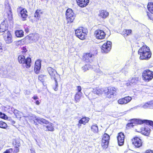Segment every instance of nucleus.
Wrapping results in <instances>:
<instances>
[{
    "instance_id": "f257e3e1",
    "label": "nucleus",
    "mask_w": 153,
    "mask_h": 153,
    "mask_svg": "<svg viewBox=\"0 0 153 153\" xmlns=\"http://www.w3.org/2000/svg\"><path fill=\"white\" fill-rule=\"evenodd\" d=\"M138 54L140 60H148L152 55L151 52L149 48L146 45L143 46L140 48L138 51Z\"/></svg>"
},
{
    "instance_id": "f03ea898",
    "label": "nucleus",
    "mask_w": 153,
    "mask_h": 153,
    "mask_svg": "<svg viewBox=\"0 0 153 153\" xmlns=\"http://www.w3.org/2000/svg\"><path fill=\"white\" fill-rule=\"evenodd\" d=\"M144 123L147 124L149 125L153 128V121L147 120H141L135 119L131 120V122L129 123H128L127 125V127H128L131 128L133 127L134 126L133 124H141Z\"/></svg>"
},
{
    "instance_id": "7ed1b4c3",
    "label": "nucleus",
    "mask_w": 153,
    "mask_h": 153,
    "mask_svg": "<svg viewBox=\"0 0 153 153\" xmlns=\"http://www.w3.org/2000/svg\"><path fill=\"white\" fill-rule=\"evenodd\" d=\"M88 32L87 29L82 27H80L75 30L76 36L81 40L85 39Z\"/></svg>"
},
{
    "instance_id": "20e7f679",
    "label": "nucleus",
    "mask_w": 153,
    "mask_h": 153,
    "mask_svg": "<svg viewBox=\"0 0 153 153\" xmlns=\"http://www.w3.org/2000/svg\"><path fill=\"white\" fill-rule=\"evenodd\" d=\"M18 60L20 64H23L26 68H29L31 66V59L29 57L25 59V57L23 55H21L18 56Z\"/></svg>"
},
{
    "instance_id": "39448f33",
    "label": "nucleus",
    "mask_w": 153,
    "mask_h": 153,
    "mask_svg": "<svg viewBox=\"0 0 153 153\" xmlns=\"http://www.w3.org/2000/svg\"><path fill=\"white\" fill-rule=\"evenodd\" d=\"M47 70L51 78L54 80L56 85L57 86L58 85L57 80L60 78L59 75L57 74L55 70L51 67H48L47 68Z\"/></svg>"
},
{
    "instance_id": "423d86ee",
    "label": "nucleus",
    "mask_w": 153,
    "mask_h": 153,
    "mask_svg": "<svg viewBox=\"0 0 153 153\" xmlns=\"http://www.w3.org/2000/svg\"><path fill=\"white\" fill-rule=\"evenodd\" d=\"M142 76L143 79L145 81L149 82L153 78V72L149 70H145L143 72Z\"/></svg>"
},
{
    "instance_id": "0eeeda50",
    "label": "nucleus",
    "mask_w": 153,
    "mask_h": 153,
    "mask_svg": "<svg viewBox=\"0 0 153 153\" xmlns=\"http://www.w3.org/2000/svg\"><path fill=\"white\" fill-rule=\"evenodd\" d=\"M104 88H99L93 89V91L90 92L88 95L89 99L91 100L95 99L97 97L96 96H91L93 94H96L97 95H101L103 92H104Z\"/></svg>"
},
{
    "instance_id": "6e6552de",
    "label": "nucleus",
    "mask_w": 153,
    "mask_h": 153,
    "mask_svg": "<svg viewBox=\"0 0 153 153\" xmlns=\"http://www.w3.org/2000/svg\"><path fill=\"white\" fill-rule=\"evenodd\" d=\"M66 16L68 22L71 23L73 21L75 16L72 9H68L67 10Z\"/></svg>"
},
{
    "instance_id": "1a4fd4ad",
    "label": "nucleus",
    "mask_w": 153,
    "mask_h": 153,
    "mask_svg": "<svg viewBox=\"0 0 153 153\" xmlns=\"http://www.w3.org/2000/svg\"><path fill=\"white\" fill-rule=\"evenodd\" d=\"M109 138V136L108 134L105 133L103 135L101 143V146L103 149H106L107 148Z\"/></svg>"
},
{
    "instance_id": "9d476101",
    "label": "nucleus",
    "mask_w": 153,
    "mask_h": 153,
    "mask_svg": "<svg viewBox=\"0 0 153 153\" xmlns=\"http://www.w3.org/2000/svg\"><path fill=\"white\" fill-rule=\"evenodd\" d=\"M4 40L7 44H10L13 42V37L10 32L6 31L3 34Z\"/></svg>"
},
{
    "instance_id": "9b49d317",
    "label": "nucleus",
    "mask_w": 153,
    "mask_h": 153,
    "mask_svg": "<svg viewBox=\"0 0 153 153\" xmlns=\"http://www.w3.org/2000/svg\"><path fill=\"white\" fill-rule=\"evenodd\" d=\"M116 89L114 88H104V92L105 95L108 98L112 97L115 94Z\"/></svg>"
},
{
    "instance_id": "f8f14e48",
    "label": "nucleus",
    "mask_w": 153,
    "mask_h": 153,
    "mask_svg": "<svg viewBox=\"0 0 153 153\" xmlns=\"http://www.w3.org/2000/svg\"><path fill=\"white\" fill-rule=\"evenodd\" d=\"M111 42L109 41L104 43L102 46V52L107 53L109 51L111 48Z\"/></svg>"
},
{
    "instance_id": "ddd939ff",
    "label": "nucleus",
    "mask_w": 153,
    "mask_h": 153,
    "mask_svg": "<svg viewBox=\"0 0 153 153\" xmlns=\"http://www.w3.org/2000/svg\"><path fill=\"white\" fill-rule=\"evenodd\" d=\"M94 34L96 38L99 39H104L106 36V34L104 31L100 29L95 30Z\"/></svg>"
},
{
    "instance_id": "4468645a",
    "label": "nucleus",
    "mask_w": 153,
    "mask_h": 153,
    "mask_svg": "<svg viewBox=\"0 0 153 153\" xmlns=\"http://www.w3.org/2000/svg\"><path fill=\"white\" fill-rule=\"evenodd\" d=\"M39 38V35L37 33L30 34L26 37L27 39L29 40L30 42L32 41L36 42L38 40Z\"/></svg>"
},
{
    "instance_id": "2eb2a0df",
    "label": "nucleus",
    "mask_w": 153,
    "mask_h": 153,
    "mask_svg": "<svg viewBox=\"0 0 153 153\" xmlns=\"http://www.w3.org/2000/svg\"><path fill=\"white\" fill-rule=\"evenodd\" d=\"M118 142L119 146L123 145L124 143L125 136L124 135L122 132H120L118 134L117 137Z\"/></svg>"
},
{
    "instance_id": "dca6fc26",
    "label": "nucleus",
    "mask_w": 153,
    "mask_h": 153,
    "mask_svg": "<svg viewBox=\"0 0 153 153\" xmlns=\"http://www.w3.org/2000/svg\"><path fill=\"white\" fill-rule=\"evenodd\" d=\"M133 144L137 147H139L141 146L142 143L141 140L139 138L135 137L132 140Z\"/></svg>"
},
{
    "instance_id": "f3484780",
    "label": "nucleus",
    "mask_w": 153,
    "mask_h": 153,
    "mask_svg": "<svg viewBox=\"0 0 153 153\" xmlns=\"http://www.w3.org/2000/svg\"><path fill=\"white\" fill-rule=\"evenodd\" d=\"M41 68V64L40 61L39 60H37L35 62V66L34 68V71L36 74L39 73L40 69Z\"/></svg>"
},
{
    "instance_id": "a211bd4d",
    "label": "nucleus",
    "mask_w": 153,
    "mask_h": 153,
    "mask_svg": "<svg viewBox=\"0 0 153 153\" xmlns=\"http://www.w3.org/2000/svg\"><path fill=\"white\" fill-rule=\"evenodd\" d=\"M8 29V26L7 24V22L4 21L0 25V32H4L6 31H8L7 30Z\"/></svg>"
},
{
    "instance_id": "6ab92c4d",
    "label": "nucleus",
    "mask_w": 153,
    "mask_h": 153,
    "mask_svg": "<svg viewBox=\"0 0 153 153\" xmlns=\"http://www.w3.org/2000/svg\"><path fill=\"white\" fill-rule=\"evenodd\" d=\"M78 5L81 7H85L88 3L89 0H76Z\"/></svg>"
},
{
    "instance_id": "aec40b11",
    "label": "nucleus",
    "mask_w": 153,
    "mask_h": 153,
    "mask_svg": "<svg viewBox=\"0 0 153 153\" xmlns=\"http://www.w3.org/2000/svg\"><path fill=\"white\" fill-rule=\"evenodd\" d=\"M93 54L91 53H87L84 54L83 59L86 62H90L92 60Z\"/></svg>"
},
{
    "instance_id": "412c9836",
    "label": "nucleus",
    "mask_w": 153,
    "mask_h": 153,
    "mask_svg": "<svg viewBox=\"0 0 153 153\" xmlns=\"http://www.w3.org/2000/svg\"><path fill=\"white\" fill-rule=\"evenodd\" d=\"M5 10L6 12L7 13L8 17L11 18L12 16L11 10L10 7L8 4H7L5 5Z\"/></svg>"
},
{
    "instance_id": "4be33fe9",
    "label": "nucleus",
    "mask_w": 153,
    "mask_h": 153,
    "mask_svg": "<svg viewBox=\"0 0 153 153\" xmlns=\"http://www.w3.org/2000/svg\"><path fill=\"white\" fill-rule=\"evenodd\" d=\"M44 129L45 131H54V129L52 123H50L47 125H45L43 126Z\"/></svg>"
},
{
    "instance_id": "5701e85b",
    "label": "nucleus",
    "mask_w": 153,
    "mask_h": 153,
    "mask_svg": "<svg viewBox=\"0 0 153 153\" xmlns=\"http://www.w3.org/2000/svg\"><path fill=\"white\" fill-rule=\"evenodd\" d=\"M98 15L100 17L105 19L109 15V13L105 10H101L99 11Z\"/></svg>"
},
{
    "instance_id": "b1692460",
    "label": "nucleus",
    "mask_w": 153,
    "mask_h": 153,
    "mask_svg": "<svg viewBox=\"0 0 153 153\" xmlns=\"http://www.w3.org/2000/svg\"><path fill=\"white\" fill-rule=\"evenodd\" d=\"M27 11L25 9H22L20 11V15L23 21L25 20L27 18Z\"/></svg>"
},
{
    "instance_id": "393cba45",
    "label": "nucleus",
    "mask_w": 153,
    "mask_h": 153,
    "mask_svg": "<svg viewBox=\"0 0 153 153\" xmlns=\"http://www.w3.org/2000/svg\"><path fill=\"white\" fill-rule=\"evenodd\" d=\"M142 107L144 109H146L147 108H152L151 106L150 101L144 103L143 105H137L134 108H136L137 107Z\"/></svg>"
},
{
    "instance_id": "a878e982",
    "label": "nucleus",
    "mask_w": 153,
    "mask_h": 153,
    "mask_svg": "<svg viewBox=\"0 0 153 153\" xmlns=\"http://www.w3.org/2000/svg\"><path fill=\"white\" fill-rule=\"evenodd\" d=\"M36 121L39 123L43 125L44 124L47 125L49 123V122L48 120L44 118L40 117H38L37 118Z\"/></svg>"
},
{
    "instance_id": "bb28decb",
    "label": "nucleus",
    "mask_w": 153,
    "mask_h": 153,
    "mask_svg": "<svg viewBox=\"0 0 153 153\" xmlns=\"http://www.w3.org/2000/svg\"><path fill=\"white\" fill-rule=\"evenodd\" d=\"M95 77V74L94 72L89 74L88 76V81L91 82L93 81Z\"/></svg>"
},
{
    "instance_id": "cd10ccee",
    "label": "nucleus",
    "mask_w": 153,
    "mask_h": 153,
    "mask_svg": "<svg viewBox=\"0 0 153 153\" xmlns=\"http://www.w3.org/2000/svg\"><path fill=\"white\" fill-rule=\"evenodd\" d=\"M91 130L94 133H97L99 130L97 125L96 124H94L91 127Z\"/></svg>"
},
{
    "instance_id": "c85d7f7f",
    "label": "nucleus",
    "mask_w": 153,
    "mask_h": 153,
    "mask_svg": "<svg viewBox=\"0 0 153 153\" xmlns=\"http://www.w3.org/2000/svg\"><path fill=\"white\" fill-rule=\"evenodd\" d=\"M26 117L28 118V119L31 121H33L34 122V123L35 124V125L37 124V123H36V119L38 117H36L35 115H30Z\"/></svg>"
},
{
    "instance_id": "c756f323",
    "label": "nucleus",
    "mask_w": 153,
    "mask_h": 153,
    "mask_svg": "<svg viewBox=\"0 0 153 153\" xmlns=\"http://www.w3.org/2000/svg\"><path fill=\"white\" fill-rule=\"evenodd\" d=\"M82 94H79V93H76V94L74 98V100L76 103L79 102V101Z\"/></svg>"
},
{
    "instance_id": "7c9ffc66",
    "label": "nucleus",
    "mask_w": 153,
    "mask_h": 153,
    "mask_svg": "<svg viewBox=\"0 0 153 153\" xmlns=\"http://www.w3.org/2000/svg\"><path fill=\"white\" fill-rule=\"evenodd\" d=\"M89 118L86 117H84L82 118L79 120L83 125H85L86 123H88L89 121Z\"/></svg>"
},
{
    "instance_id": "2f4dec72",
    "label": "nucleus",
    "mask_w": 153,
    "mask_h": 153,
    "mask_svg": "<svg viewBox=\"0 0 153 153\" xmlns=\"http://www.w3.org/2000/svg\"><path fill=\"white\" fill-rule=\"evenodd\" d=\"M132 30H124L123 32V34L124 36H127L131 34L132 33Z\"/></svg>"
},
{
    "instance_id": "473e14b6",
    "label": "nucleus",
    "mask_w": 153,
    "mask_h": 153,
    "mask_svg": "<svg viewBox=\"0 0 153 153\" xmlns=\"http://www.w3.org/2000/svg\"><path fill=\"white\" fill-rule=\"evenodd\" d=\"M16 35L17 37H22L23 36V31L22 30H17L15 31Z\"/></svg>"
},
{
    "instance_id": "72a5a7b5",
    "label": "nucleus",
    "mask_w": 153,
    "mask_h": 153,
    "mask_svg": "<svg viewBox=\"0 0 153 153\" xmlns=\"http://www.w3.org/2000/svg\"><path fill=\"white\" fill-rule=\"evenodd\" d=\"M147 7L150 12L153 14V3H149L147 5Z\"/></svg>"
},
{
    "instance_id": "f704fd0d",
    "label": "nucleus",
    "mask_w": 153,
    "mask_h": 153,
    "mask_svg": "<svg viewBox=\"0 0 153 153\" xmlns=\"http://www.w3.org/2000/svg\"><path fill=\"white\" fill-rule=\"evenodd\" d=\"M125 104L129 102L132 99V98L130 97H126L123 98Z\"/></svg>"
},
{
    "instance_id": "c9c22d12",
    "label": "nucleus",
    "mask_w": 153,
    "mask_h": 153,
    "mask_svg": "<svg viewBox=\"0 0 153 153\" xmlns=\"http://www.w3.org/2000/svg\"><path fill=\"white\" fill-rule=\"evenodd\" d=\"M138 80V78L137 77H134L130 80V82L131 84L136 83Z\"/></svg>"
},
{
    "instance_id": "e433bc0d",
    "label": "nucleus",
    "mask_w": 153,
    "mask_h": 153,
    "mask_svg": "<svg viewBox=\"0 0 153 153\" xmlns=\"http://www.w3.org/2000/svg\"><path fill=\"white\" fill-rule=\"evenodd\" d=\"M7 127V124L2 122L0 121V127L3 128H6Z\"/></svg>"
},
{
    "instance_id": "4c0bfd02",
    "label": "nucleus",
    "mask_w": 153,
    "mask_h": 153,
    "mask_svg": "<svg viewBox=\"0 0 153 153\" xmlns=\"http://www.w3.org/2000/svg\"><path fill=\"white\" fill-rule=\"evenodd\" d=\"M13 144L15 148H18L20 145V143L18 140H16L13 142Z\"/></svg>"
},
{
    "instance_id": "58836bf2",
    "label": "nucleus",
    "mask_w": 153,
    "mask_h": 153,
    "mask_svg": "<svg viewBox=\"0 0 153 153\" xmlns=\"http://www.w3.org/2000/svg\"><path fill=\"white\" fill-rule=\"evenodd\" d=\"M90 66L89 64L85 65V66L82 67V70L84 71H85L88 70L89 68H90Z\"/></svg>"
},
{
    "instance_id": "ea45409f",
    "label": "nucleus",
    "mask_w": 153,
    "mask_h": 153,
    "mask_svg": "<svg viewBox=\"0 0 153 153\" xmlns=\"http://www.w3.org/2000/svg\"><path fill=\"white\" fill-rule=\"evenodd\" d=\"M0 118L6 120L7 119V117L4 114L0 112Z\"/></svg>"
},
{
    "instance_id": "a19ab883",
    "label": "nucleus",
    "mask_w": 153,
    "mask_h": 153,
    "mask_svg": "<svg viewBox=\"0 0 153 153\" xmlns=\"http://www.w3.org/2000/svg\"><path fill=\"white\" fill-rule=\"evenodd\" d=\"M118 102L119 104H125V102H124V98L119 99L118 100Z\"/></svg>"
},
{
    "instance_id": "79ce46f5",
    "label": "nucleus",
    "mask_w": 153,
    "mask_h": 153,
    "mask_svg": "<svg viewBox=\"0 0 153 153\" xmlns=\"http://www.w3.org/2000/svg\"><path fill=\"white\" fill-rule=\"evenodd\" d=\"M40 10H37L34 13V17H38L40 14Z\"/></svg>"
},
{
    "instance_id": "37998d69",
    "label": "nucleus",
    "mask_w": 153,
    "mask_h": 153,
    "mask_svg": "<svg viewBox=\"0 0 153 153\" xmlns=\"http://www.w3.org/2000/svg\"><path fill=\"white\" fill-rule=\"evenodd\" d=\"M76 90L77 92L76 93H79V94H82V92H81L82 90V88L80 86H77Z\"/></svg>"
},
{
    "instance_id": "c03bdc74",
    "label": "nucleus",
    "mask_w": 153,
    "mask_h": 153,
    "mask_svg": "<svg viewBox=\"0 0 153 153\" xmlns=\"http://www.w3.org/2000/svg\"><path fill=\"white\" fill-rule=\"evenodd\" d=\"M96 73L97 74L99 75V76H101L104 74L99 69L97 71Z\"/></svg>"
},
{
    "instance_id": "a18cd8bd",
    "label": "nucleus",
    "mask_w": 153,
    "mask_h": 153,
    "mask_svg": "<svg viewBox=\"0 0 153 153\" xmlns=\"http://www.w3.org/2000/svg\"><path fill=\"white\" fill-rule=\"evenodd\" d=\"M2 44L0 43V55H1L3 51Z\"/></svg>"
},
{
    "instance_id": "49530a36",
    "label": "nucleus",
    "mask_w": 153,
    "mask_h": 153,
    "mask_svg": "<svg viewBox=\"0 0 153 153\" xmlns=\"http://www.w3.org/2000/svg\"><path fill=\"white\" fill-rule=\"evenodd\" d=\"M19 113H20V112L17 110L15 109L13 113H14L16 116H17L19 114Z\"/></svg>"
},
{
    "instance_id": "de8ad7c7",
    "label": "nucleus",
    "mask_w": 153,
    "mask_h": 153,
    "mask_svg": "<svg viewBox=\"0 0 153 153\" xmlns=\"http://www.w3.org/2000/svg\"><path fill=\"white\" fill-rule=\"evenodd\" d=\"M7 153H14L12 149H8L6 151Z\"/></svg>"
},
{
    "instance_id": "09e8293b",
    "label": "nucleus",
    "mask_w": 153,
    "mask_h": 153,
    "mask_svg": "<svg viewBox=\"0 0 153 153\" xmlns=\"http://www.w3.org/2000/svg\"><path fill=\"white\" fill-rule=\"evenodd\" d=\"M147 16L149 18V19L151 20H153V18L151 16V14L149 13H147Z\"/></svg>"
},
{
    "instance_id": "8fccbe9b",
    "label": "nucleus",
    "mask_w": 153,
    "mask_h": 153,
    "mask_svg": "<svg viewBox=\"0 0 153 153\" xmlns=\"http://www.w3.org/2000/svg\"><path fill=\"white\" fill-rule=\"evenodd\" d=\"M22 52L23 53H25L27 51L26 48L24 47H22Z\"/></svg>"
},
{
    "instance_id": "3c124183",
    "label": "nucleus",
    "mask_w": 153,
    "mask_h": 153,
    "mask_svg": "<svg viewBox=\"0 0 153 153\" xmlns=\"http://www.w3.org/2000/svg\"><path fill=\"white\" fill-rule=\"evenodd\" d=\"M82 123L79 120L78 123L77 124L78 128H80L82 126Z\"/></svg>"
},
{
    "instance_id": "603ef678",
    "label": "nucleus",
    "mask_w": 153,
    "mask_h": 153,
    "mask_svg": "<svg viewBox=\"0 0 153 153\" xmlns=\"http://www.w3.org/2000/svg\"><path fill=\"white\" fill-rule=\"evenodd\" d=\"M19 148H16L15 149L13 152L14 153H17L18 152H19Z\"/></svg>"
},
{
    "instance_id": "864d4df0",
    "label": "nucleus",
    "mask_w": 153,
    "mask_h": 153,
    "mask_svg": "<svg viewBox=\"0 0 153 153\" xmlns=\"http://www.w3.org/2000/svg\"><path fill=\"white\" fill-rule=\"evenodd\" d=\"M145 153H153V151L150 150H146Z\"/></svg>"
},
{
    "instance_id": "5fc2aeb1",
    "label": "nucleus",
    "mask_w": 153,
    "mask_h": 153,
    "mask_svg": "<svg viewBox=\"0 0 153 153\" xmlns=\"http://www.w3.org/2000/svg\"><path fill=\"white\" fill-rule=\"evenodd\" d=\"M10 109L11 111V112H10V113H13L14 112V111H15V109H14L13 108V107H12V108H9Z\"/></svg>"
},
{
    "instance_id": "6e6d98bb",
    "label": "nucleus",
    "mask_w": 153,
    "mask_h": 153,
    "mask_svg": "<svg viewBox=\"0 0 153 153\" xmlns=\"http://www.w3.org/2000/svg\"><path fill=\"white\" fill-rule=\"evenodd\" d=\"M44 77V75H40L39 76V79L40 80H42V78Z\"/></svg>"
},
{
    "instance_id": "4d7b16f0",
    "label": "nucleus",
    "mask_w": 153,
    "mask_h": 153,
    "mask_svg": "<svg viewBox=\"0 0 153 153\" xmlns=\"http://www.w3.org/2000/svg\"><path fill=\"white\" fill-rule=\"evenodd\" d=\"M33 99L34 100H36L38 99V97L36 96H34L33 97Z\"/></svg>"
},
{
    "instance_id": "13d9d810",
    "label": "nucleus",
    "mask_w": 153,
    "mask_h": 153,
    "mask_svg": "<svg viewBox=\"0 0 153 153\" xmlns=\"http://www.w3.org/2000/svg\"><path fill=\"white\" fill-rule=\"evenodd\" d=\"M151 106L152 108H153V100L150 101Z\"/></svg>"
},
{
    "instance_id": "bf43d9fd",
    "label": "nucleus",
    "mask_w": 153,
    "mask_h": 153,
    "mask_svg": "<svg viewBox=\"0 0 153 153\" xmlns=\"http://www.w3.org/2000/svg\"><path fill=\"white\" fill-rule=\"evenodd\" d=\"M40 102H39V101L38 100H36V104L37 105H39L40 104Z\"/></svg>"
},
{
    "instance_id": "052dcab7",
    "label": "nucleus",
    "mask_w": 153,
    "mask_h": 153,
    "mask_svg": "<svg viewBox=\"0 0 153 153\" xmlns=\"http://www.w3.org/2000/svg\"><path fill=\"white\" fill-rule=\"evenodd\" d=\"M25 31L27 33H28L29 32V30L28 28H26L25 29Z\"/></svg>"
},
{
    "instance_id": "680f3d73",
    "label": "nucleus",
    "mask_w": 153,
    "mask_h": 153,
    "mask_svg": "<svg viewBox=\"0 0 153 153\" xmlns=\"http://www.w3.org/2000/svg\"><path fill=\"white\" fill-rule=\"evenodd\" d=\"M55 85H56V87L55 88H54V90H55V91H57V86H58V85H57V86L56 85V84H55Z\"/></svg>"
},
{
    "instance_id": "e2e57ef3",
    "label": "nucleus",
    "mask_w": 153,
    "mask_h": 153,
    "mask_svg": "<svg viewBox=\"0 0 153 153\" xmlns=\"http://www.w3.org/2000/svg\"><path fill=\"white\" fill-rule=\"evenodd\" d=\"M145 131H148H148H148V130H147V129H146V128H145Z\"/></svg>"
},
{
    "instance_id": "0e129e2a",
    "label": "nucleus",
    "mask_w": 153,
    "mask_h": 153,
    "mask_svg": "<svg viewBox=\"0 0 153 153\" xmlns=\"http://www.w3.org/2000/svg\"><path fill=\"white\" fill-rule=\"evenodd\" d=\"M96 94H93L92 95V96H96Z\"/></svg>"
},
{
    "instance_id": "69168bd1",
    "label": "nucleus",
    "mask_w": 153,
    "mask_h": 153,
    "mask_svg": "<svg viewBox=\"0 0 153 153\" xmlns=\"http://www.w3.org/2000/svg\"><path fill=\"white\" fill-rule=\"evenodd\" d=\"M33 153H35L33 151Z\"/></svg>"
}]
</instances>
